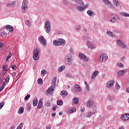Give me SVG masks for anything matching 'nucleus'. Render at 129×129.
I'll return each instance as SVG.
<instances>
[{"label": "nucleus", "instance_id": "nucleus-37", "mask_svg": "<svg viewBox=\"0 0 129 129\" xmlns=\"http://www.w3.org/2000/svg\"><path fill=\"white\" fill-rule=\"evenodd\" d=\"M25 24L26 26H28V27H31V22L29 20H26L25 22Z\"/></svg>", "mask_w": 129, "mask_h": 129}, {"label": "nucleus", "instance_id": "nucleus-18", "mask_svg": "<svg viewBox=\"0 0 129 129\" xmlns=\"http://www.w3.org/2000/svg\"><path fill=\"white\" fill-rule=\"evenodd\" d=\"M86 105L88 107L90 108V107H91V106H92V105H93V103L92 102L91 100H88L87 102Z\"/></svg>", "mask_w": 129, "mask_h": 129}, {"label": "nucleus", "instance_id": "nucleus-9", "mask_svg": "<svg viewBox=\"0 0 129 129\" xmlns=\"http://www.w3.org/2000/svg\"><path fill=\"white\" fill-rule=\"evenodd\" d=\"M71 59H72L71 58V56H69V55H67L65 56L64 58V62H66V63H67L68 62V64H69L70 65V64H72V63H71Z\"/></svg>", "mask_w": 129, "mask_h": 129}, {"label": "nucleus", "instance_id": "nucleus-23", "mask_svg": "<svg viewBox=\"0 0 129 129\" xmlns=\"http://www.w3.org/2000/svg\"><path fill=\"white\" fill-rule=\"evenodd\" d=\"M87 14L89 16V17H93V16H94V13L90 10L87 12Z\"/></svg>", "mask_w": 129, "mask_h": 129}, {"label": "nucleus", "instance_id": "nucleus-35", "mask_svg": "<svg viewBox=\"0 0 129 129\" xmlns=\"http://www.w3.org/2000/svg\"><path fill=\"white\" fill-rule=\"evenodd\" d=\"M57 105H59L60 106H61V105H63V101L62 100L57 101Z\"/></svg>", "mask_w": 129, "mask_h": 129}, {"label": "nucleus", "instance_id": "nucleus-5", "mask_svg": "<svg viewBox=\"0 0 129 129\" xmlns=\"http://www.w3.org/2000/svg\"><path fill=\"white\" fill-rule=\"evenodd\" d=\"M27 9H28V6H27V1L26 0H24L22 3V12L23 13H26Z\"/></svg>", "mask_w": 129, "mask_h": 129}, {"label": "nucleus", "instance_id": "nucleus-11", "mask_svg": "<svg viewBox=\"0 0 129 129\" xmlns=\"http://www.w3.org/2000/svg\"><path fill=\"white\" fill-rule=\"evenodd\" d=\"M114 81L113 80H110L108 81L106 84V86L108 87V88H109V87H111L112 86H113L114 84Z\"/></svg>", "mask_w": 129, "mask_h": 129}, {"label": "nucleus", "instance_id": "nucleus-61", "mask_svg": "<svg viewBox=\"0 0 129 129\" xmlns=\"http://www.w3.org/2000/svg\"><path fill=\"white\" fill-rule=\"evenodd\" d=\"M73 52H74V50L73 49V48H71L70 49V52L72 54V53H73Z\"/></svg>", "mask_w": 129, "mask_h": 129}, {"label": "nucleus", "instance_id": "nucleus-32", "mask_svg": "<svg viewBox=\"0 0 129 129\" xmlns=\"http://www.w3.org/2000/svg\"><path fill=\"white\" fill-rule=\"evenodd\" d=\"M24 112V107H21L19 108V110L18 111V113H19L20 114H22V113H23Z\"/></svg>", "mask_w": 129, "mask_h": 129}, {"label": "nucleus", "instance_id": "nucleus-31", "mask_svg": "<svg viewBox=\"0 0 129 129\" xmlns=\"http://www.w3.org/2000/svg\"><path fill=\"white\" fill-rule=\"evenodd\" d=\"M75 111H76V109L75 108H72L69 110L70 113H73V112H75Z\"/></svg>", "mask_w": 129, "mask_h": 129}, {"label": "nucleus", "instance_id": "nucleus-40", "mask_svg": "<svg viewBox=\"0 0 129 129\" xmlns=\"http://www.w3.org/2000/svg\"><path fill=\"white\" fill-rule=\"evenodd\" d=\"M61 4H62V5H68V1L67 0H64V1H61Z\"/></svg>", "mask_w": 129, "mask_h": 129}, {"label": "nucleus", "instance_id": "nucleus-1", "mask_svg": "<svg viewBox=\"0 0 129 129\" xmlns=\"http://www.w3.org/2000/svg\"><path fill=\"white\" fill-rule=\"evenodd\" d=\"M44 28L46 33H47V34H50V32H51V24H50V21H49V20L44 22Z\"/></svg>", "mask_w": 129, "mask_h": 129}, {"label": "nucleus", "instance_id": "nucleus-29", "mask_svg": "<svg viewBox=\"0 0 129 129\" xmlns=\"http://www.w3.org/2000/svg\"><path fill=\"white\" fill-rule=\"evenodd\" d=\"M103 3H105V5H106L107 6H109V5H111V3L109 2L108 0H103Z\"/></svg>", "mask_w": 129, "mask_h": 129}, {"label": "nucleus", "instance_id": "nucleus-25", "mask_svg": "<svg viewBox=\"0 0 129 129\" xmlns=\"http://www.w3.org/2000/svg\"><path fill=\"white\" fill-rule=\"evenodd\" d=\"M119 15L123 17H128L129 18V14L126 12H120Z\"/></svg>", "mask_w": 129, "mask_h": 129}, {"label": "nucleus", "instance_id": "nucleus-15", "mask_svg": "<svg viewBox=\"0 0 129 129\" xmlns=\"http://www.w3.org/2000/svg\"><path fill=\"white\" fill-rule=\"evenodd\" d=\"M124 72H125V70H120L117 72V75L119 76V77L123 76V74Z\"/></svg>", "mask_w": 129, "mask_h": 129}, {"label": "nucleus", "instance_id": "nucleus-43", "mask_svg": "<svg viewBox=\"0 0 129 129\" xmlns=\"http://www.w3.org/2000/svg\"><path fill=\"white\" fill-rule=\"evenodd\" d=\"M30 97H31V95H30V94H27V95L25 96V98H24V100H28L30 98Z\"/></svg>", "mask_w": 129, "mask_h": 129}, {"label": "nucleus", "instance_id": "nucleus-27", "mask_svg": "<svg viewBox=\"0 0 129 129\" xmlns=\"http://www.w3.org/2000/svg\"><path fill=\"white\" fill-rule=\"evenodd\" d=\"M75 2L77 4H79V5H80L81 6H83L84 5V3H83V1L82 0H75Z\"/></svg>", "mask_w": 129, "mask_h": 129}, {"label": "nucleus", "instance_id": "nucleus-10", "mask_svg": "<svg viewBox=\"0 0 129 129\" xmlns=\"http://www.w3.org/2000/svg\"><path fill=\"white\" fill-rule=\"evenodd\" d=\"M121 118L122 120H129V114L125 113L121 116Z\"/></svg>", "mask_w": 129, "mask_h": 129}, {"label": "nucleus", "instance_id": "nucleus-34", "mask_svg": "<svg viewBox=\"0 0 129 129\" xmlns=\"http://www.w3.org/2000/svg\"><path fill=\"white\" fill-rule=\"evenodd\" d=\"M74 103H75V104H77L79 102V99L78 98L75 97L74 99Z\"/></svg>", "mask_w": 129, "mask_h": 129}, {"label": "nucleus", "instance_id": "nucleus-14", "mask_svg": "<svg viewBox=\"0 0 129 129\" xmlns=\"http://www.w3.org/2000/svg\"><path fill=\"white\" fill-rule=\"evenodd\" d=\"M66 44V41H65V40L63 39H61L58 40L59 46H60V45H61V46H64V45H65Z\"/></svg>", "mask_w": 129, "mask_h": 129}, {"label": "nucleus", "instance_id": "nucleus-41", "mask_svg": "<svg viewBox=\"0 0 129 129\" xmlns=\"http://www.w3.org/2000/svg\"><path fill=\"white\" fill-rule=\"evenodd\" d=\"M53 44V45H55V46H59V41L54 40Z\"/></svg>", "mask_w": 129, "mask_h": 129}, {"label": "nucleus", "instance_id": "nucleus-33", "mask_svg": "<svg viewBox=\"0 0 129 129\" xmlns=\"http://www.w3.org/2000/svg\"><path fill=\"white\" fill-rule=\"evenodd\" d=\"M56 81H57V77H54L52 80V82L51 83L52 85H55V84H56Z\"/></svg>", "mask_w": 129, "mask_h": 129}, {"label": "nucleus", "instance_id": "nucleus-39", "mask_svg": "<svg viewBox=\"0 0 129 129\" xmlns=\"http://www.w3.org/2000/svg\"><path fill=\"white\" fill-rule=\"evenodd\" d=\"M47 73V71L45 70H42L41 72V75H43V76H44V75H46V74Z\"/></svg>", "mask_w": 129, "mask_h": 129}, {"label": "nucleus", "instance_id": "nucleus-8", "mask_svg": "<svg viewBox=\"0 0 129 129\" xmlns=\"http://www.w3.org/2000/svg\"><path fill=\"white\" fill-rule=\"evenodd\" d=\"M117 44L118 47H121L122 48H123V49H124V48L126 47L125 44L120 40H118L117 41Z\"/></svg>", "mask_w": 129, "mask_h": 129}, {"label": "nucleus", "instance_id": "nucleus-58", "mask_svg": "<svg viewBox=\"0 0 129 129\" xmlns=\"http://www.w3.org/2000/svg\"><path fill=\"white\" fill-rule=\"evenodd\" d=\"M9 59H11V56L8 55L6 58V62H9Z\"/></svg>", "mask_w": 129, "mask_h": 129}, {"label": "nucleus", "instance_id": "nucleus-21", "mask_svg": "<svg viewBox=\"0 0 129 129\" xmlns=\"http://www.w3.org/2000/svg\"><path fill=\"white\" fill-rule=\"evenodd\" d=\"M42 107H43V102L42 101V100H40L39 101L37 108H38V109H40V108H42Z\"/></svg>", "mask_w": 129, "mask_h": 129}, {"label": "nucleus", "instance_id": "nucleus-62", "mask_svg": "<svg viewBox=\"0 0 129 129\" xmlns=\"http://www.w3.org/2000/svg\"><path fill=\"white\" fill-rule=\"evenodd\" d=\"M84 110H85V109L84 108V107L81 108V111L82 112H84Z\"/></svg>", "mask_w": 129, "mask_h": 129}, {"label": "nucleus", "instance_id": "nucleus-22", "mask_svg": "<svg viewBox=\"0 0 129 129\" xmlns=\"http://www.w3.org/2000/svg\"><path fill=\"white\" fill-rule=\"evenodd\" d=\"M6 28L9 30V32H13L14 31V27L11 25H6Z\"/></svg>", "mask_w": 129, "mask_h": 129}, {"label": "nucleus", "instance_id": "nucleus-52", "mask_svg": "<svg viewBox=\"0 0 129 129\" xmlns=\"http://www.w3.org/2000/svg\"><path fill=\"white\" fill-rule=\"evenodd\" d=\"M117 66L120 68L123 67V64L122 63H118Z\"/></svg>", "mask_w": 129, "mask_h": 129}, {"label": "nucleus", "instance_id": "nucleus-20", "mask_svg": "<svg viewBox=\"0 0 129 129\" xmlns=\"http://www.w3.org/2000/svg\"><path fill=\"white\" fill-rule=\"evenodd\" d=\"M87 44L90 49H95V46L92 45V44L89 41H87Z\"/></svg>", "mask_w": 129, "mask_h": 129}, {"label": "nucleus", "instance_id": "nucleus-36", "mask_svg": "<svg viewBox=\"0 0 129 129\" xmlns=\"http://www.w3.org/2000/svg\"><path fill=\"white\" fill-rule=\"evenodd\" d=\"M66 77H68V78H73V76L69 73H67L66 75Z\"/></svg>", "mask_w": 129, "mask_h": 129}, {"label": "nucleus", "instance_id": "nucleus-2", "mask_svg": "<svg viewBox=\"0 0 129 129\" xmlns=\"http://www.w3.org/2000/svg\"><path fill=\"white\" fill-rule=\"evenodd\" d=\"M39 49L37 48L34 49L33 51V60H35V61L37 60H39V58H40V56H39L40 54H39Z\"/></svg>", "mask_w": 129, "mask_h": 129}, {"label": "nucleus", "instance_id": "nucleus-6", "mask_svg": "<svg viewBox=\"0 0 129 129\" xmlns=\"http://www.w3.org/2000/svg\"><path fill=\"white\" fill-rule=\"evenodd\" d=\"M108 57L106 54H102L100 56V61L102 62H105L107 60Z\"/></svg>", "mask_w": 129, "mask_h": 129}, {"label": "nucleus", "instance_id": "nucleus-46", "mask_svg": "<svg viewBox=\"0 0 129 129\" xmlns=\"http://www.w3.org/2000/svg\"><path fill=\"white\" fill-rule=\"evenodd\" d=\"M23 124V123H21L18 126H17V129H22Z\"/></svg>", "mask_w": 129, "mask_h": 129}, {"label": "nucleus", "instance_id": "nucleus-50", "mask_svg": "<svg viewBox=\"0 0 129 129\" xmlns=\"http://www.w3.org/2000/svg\"><path fill=\"white\" fill-rule=\"evenodd\" d=\"M7 68H8V66L7 65L3 66V70L7 71L8 70Z\"/></svg>", "mask_w": 129, "mask_h": 129}, {"label": "nucleus", "instance_id": "nucleus-17", "mask_svg": "<svg viewBox=\"0 0 129 129\" xmlns=\"http://www.w3.org/2000/svg\"><path fill=\"white\" fill-rule=\"evenodd\" d=\"M16 6V1H13L11 3L7 4V7L13 8Z\"/></svg>", "mask_w": 129, "mask_h": 129}, {"label": "nucleus", "instance_id": "nucleus-3", "mask_svg": "<svg viewBox=\"0 0 129 129\" xmlns=\"http://www.w3.org/2000/svg\"><path fill=\"white\" fill-rule=\"evenodd\" d=\"M119 21V17L118 15L115 14L111 15V19L110 20V22L112 23H117Z\"/></svg>", "mask_w": 129, "mask_h": 129}, {"label": "nucleus", "instance_id": "nucleus-24", "mask_svg": "<svg viewBox=\"0 0 129 129\" xmlns=\"http://www.w3.org/2000/svg\"><path fill=\"white\" fill-rule=\"evenodd\" d=\"M65 70V66H62L58 68V72L61 73Z\"/></svg>", "mask_w": 129, "mask_h": 129}, {"label": "nucleus", "instance_id": "nucleus-47", "mask_svg": "<svg viewBox=\"0 0 129 129\" xmlns=\"http://www.w3.org/2000/svg\"><path fill=\"white\" fill-rule=\"evenodd\" d=\"M5 105V102H3L2 103H0V109L3 108V106Z\"/></svg>", "mask_w": 129, "mask_h": 129}, {"label": "nucleus", "instance_id": "nucleus-51", "mask_svg": "<svg viewBox=\"0 0 129 129\" xmlns=\"http://www.w3.org/2000/svg\"><path fill=\"white\" fill-rule=\"evenodd\" d=\"M81 28V26L80 25H77L76 26V30H80V28Z\"/></svg>", "mask_w": 129, "mask_h": 129}, {"label": "nucleus", "instance_id": "nucleus-4", "mask_svg": "<svg viewBox=\"0 0 129 129\" xmlns=\"http://www.w3.org/2000/svg\"><path fill=\"white\" fill-rule=\"evenodd\" d=\"M38 40L41 45H43V46H46V45H47V40H46V39L44 38V36H41L39 37L38 38Z\"/></svg>", "mask_w": 129, "mask_h": 129}, {"label": "nucleus", "instance_id": "nucleus-63", "mask_svg": "<svg viewBox=\"0 0 129 129\" xmlns=\"http://www.w3.org/2000/svg\"><path fill=\"white\" fill-rule=\"evenodd\" d=\"M4 46V43L0 42V48H2Z\"/></svg>", "mask_w": 129, "mask_h": 129}, {"label": "nucleus", "instance_id": "nucleus-19", "mask_svg": "<svg viewBox=\"0 0 129 129\" xmlns=\"http://www.w3.org/2000/svg\"><path fill=\"white\" fill-rule=\"evenodd\" d=\"M106 34L108 35V36H109V37H111V38H113V37L115 36L114 34H113L112 32L109 31H107L106 32Z\"/></svg>", "mask_w": 129, "mask_h": 129}, {"label": "nucleus", "instance_id": "nucleus-44", "mask_svg": "<svg viewBox=\"0 0 129 129\" xmlns=\"http://www.w3.org/2000/svg\"><path fill=\"white\" fill-rule=\"evenodd\" d=\"M5 81L4 82L6 83H9V81H10V78L7 77L5 79Z\"/></svg>", "mask_w": 129, "mask_h": 129}, {"label": "nucleus", "instance_id": "nucleus-59", "mask_svg": "<svg viewBox=\"0 0 129 129\" xmlns=\"http://www.w3.org/2000/svg\"><path fill=\"white\" fill-rule=\"evenodd\" d=\"M112 107H113V106H112V105H108L107 106L108 109H111L112 108Z\"/></svg>", "mask_w": 129, "mask_h": 129}, {"label": "nucleus", "instance_id": "nucleus-53", "mask_svg": "<svg viewBox=\"0 0 129 129\" xmlns=\"http://www.w3.org/2000/svg\"><path fill=\"white\" fill-rule=\"evenodd\" d=\"M92 114H95V113H96V112H97V111L96 110V109H94V110L92 111Z\"/></svg>", "mask_w": 129, "mask_h": 129}, {"label": "nucleus", "instance_id": "nucleus-60", "mask_svg": "<svg viewBox=\"0 0 129 129\" xmlns=\"http://www.w3.org/2000/svg\"><path fill=\"white\" fill-rule=\"evenodd\" d=\"M6 82H3L2 84V86H1L2 87L5 88V87L6 86Z\"/></svg>", "mask_w": 129, "mask_h": 129}, {"label": "nucleus", "instance_id": "nucleus-57", "mask_svg": "<svg viewBox=\"0 0 129 129\" xmlns=\"http://www.w3.org/2000/svg\"><path fill=\"white\" fill-rule=\"evenodd\" d=\"M7 71H5L3 70V71H2V75H3L4 76H5V75H6V74L7 73Z\"/></svg>", "mask_w": 129, "mask_h": 129}, {"label": "nucleus", "instance_id": "nucleus-54", "mask_svg": "<svg viewBox=\"0 0 129 129\" xmlns=\"http://www.w3.org/2000/svg\"><path fill=\"white\" fill-rule=\"evenodd\" d=\"M4 75H3V73H0V79H4Z\"/></svg>", "mask_w": 129, "mask_h": 129}, {"label": "nucleus", "instance_id": "nucleus-38", "mask_svg": "<svg viewBox=\"0 0 129 129\" xmlns=\"http://www.w3.org/2000/svg\"><path fill=\"white\" fill-rule=\"evenodd\" d=\"M37 82L38 84H43V80L41 78H39L37 80Z\"/></svg>", "mask_w": 129, "mask_h": 129}, {"label": "nucleus", "instance_id": "nucleus-49", "mask_svg": "<svg viewBox=\"0 0 129 129\" xmlns=\"http://www.w3.org/2000/svg\"><path fill=\"white\" fill-rule=\"evenodd\" d=\"M92 112H90L89 113H88L87 114V116H88V117H90L91 116V115H92Z\"/></svg>", "mask_w": 129, "mask_h": 129}, {"label": "nucleus", "instance_id": "nucleus-42", "mask_svg": "<svg viewBox=\"0 0 129 129\" xmlns=\"http://www.w3.org/2000/svg\"><path fill=\"white\" fill-rule=\"evenodd\" d=\"M50 105H51V102H50L49 100L47 101L45 103V106L46 107H48V106H50Z\"/></svg>", "mask_w": 129, "mask_h": 129}, {"label": "nucleus", "instance_id": "nucleus-7", "mask_svg": "<svg viewBox=\"0 0 129 129\" xmlns=\"http://www.w3.org/2000/svg\"><path fill=\"white\" fill-rule=\"evenodd\" d=\"M86 8H87V5H86L84 7L82 6H77V10L79 11V12H81V13H83L85 10H86Z\"/></svg>", "mask_w": 129, "mask_h": 129}, {"label": "nucleus", "instance_id": "nucleus-30", "mask_svg": "<svg viewBox=\"0 0 129 129\" xmlns=\"http://www.w3.org/2000/svg\"><path fill=\"white\" fill-rule=\"evenodd\" d=\"M33 106H37V105L38 104V99H37V98H35L33 100Z\"/></svg>", "mask_w": 129, "mask_h": 129}, {"label": "nucleus", "instance_id": "nucleus-16", "mask_svg": "<svg viewBox=\"0 0 129 129\" xmlns=\"http://www.w3.org/2000/svg\"><path fill=\"white\" fill-rule=\"evenodd\" d=\"M98 74V71H94L92 75L91 79H92L93 80H94L95 79V77L97 76Z\"/></svg>", "mask_w": 129, "mask_h": 129}, {"label": "nucleus", "instance_id": "nucleus-56", "mask_svg": "<svg viewBox=\"0 0 129 129\" xmlns=\"http://www.w3.org/2000/svg\"><path fill=\"white\" fill-rule=\"evenodd\" d=\"M115 87L116 89H119V88H120V86H119V85L117 84V85H116Z\"/></svg>", "mask_w": 129, "mask_h": 129}, {"label": "nucleus", "instance_id": "nucleus-55", "mask_svg": "<svg viewBox=\"0 0 129 129\" xmlns=\"http://www.w3.org/2000/svg\"><path fill=\"white\" fill-rule=\"evenodd\" d=\"M86 90H87L88 92L90 91V88H89V86H86Z\"/></svg>", "mask_w": 129, "mask_h": 129}, {"label": "nucleus", "instance_id": "nucleus-45", "mask_svg": "<svg viewBox=\"0 0 129 129\" xmlns=\"http://www.w3.org/2000/svg\"><path fill=\"white\" fill-rule=\"evenodd\" d=\"M61 94H62V95H64V96H67L68 93H67V92H66V91H62L61 92Z\"/></svg>", "mask_w": 129, "mask_h": 129}, {"label": "nucleus", "instance_id": "nucleus-28", "mask_svg": "<svg viewBox=\"0 0 129 129\" xmlns=\"http://www.w3.org/2000/svg\"><path fill=\"white\" fill-rule=\"evenodd\" d=\"M113 3L115 7H118L119 6V2L118 0H113Z\"/></svg>", "mask_w": 129, "mask_h": 129}, {"label": "nucleus", "instance_id": "nucleus-26", "mask_svg": "<svg viewBox=\"0 0 129 129\" xmlns=\"http://www.w3.org/2000/svg\"><path fill=\"white\" fill-rule=\"evenodd\" d=\"M75 87L76 89H77L78 91H79V92H81L82 91V89L80 88V86L78 84H77L75 86Z\"/></svg>", "mask_w": 129, "mask_h": 129}, {"label": "nucleus", "instance_id": "nucleus-12", "mask_svg": "<svg viewBox=\"0 0 129 129\" xmlns=\"http://www.w3.org/2000/svg\"><path fill=\"white\" fill-rule=\"evenodd\" d=\"M79 57L84 61H88V58H87L86 55H84L83 53L80 54Z\"/></svg>", "mask_w": 129, "mask_h": 129}, {"label": "nucleus", "instance_id": "nucleus-48", "mask_svg": "<svg viewBox=\"0 0 129 129\" xmlns=\"http://www.w3.org/2000/svg\"><path fill=\"white\" fill-rule=\"evenodd\" d=\"M11 68L12 69H13V70H16V69H17V66L14 64L12 66Z\"/></svg>", "mask_w": 129, "mask_h": 129}, {"label": "nucleus", "instance_id": "nucleus-13", "mask_svg": "<svg viewBox=\"0 0 129 129\" xmlns=\"http://www.w3.org/2000/svg\"><path fill=\"white\" fill-rule=\"evenodd\" d=\"M55 90V86L52 85V86H50L46 91V93H50L52 92V91H54Z\"/></svg>", "mask_w": 129, "mask_h": 129}, {"label": "nucleus", "instance_id": "nucleus-64", "mask_svg": "<svg viewBox=\"0 0 129 129\" xmlns=\"http://www.w3.org/2000/svg\"><path fill=\"white\" fill-rule=\"evenodd\" d=\"M46 129H51V125H48V126H46Z\"/></svg>", "mask_w": 129, "mask_h": 129}]
</instances>
